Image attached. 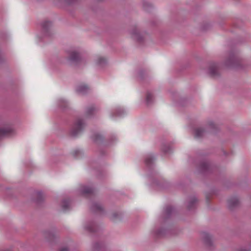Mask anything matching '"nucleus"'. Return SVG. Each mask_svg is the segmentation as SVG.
Listing matches in <instances>:
<instances>
[{"instance_id":"nucleus-1","label":"nucleus","mask_w":251,"mask_h":251,"mask_svg":"<svg viewBox=\"0 0 251 251\" xmlns=\"http://www.w3.org/2000/svg\"><path fill=\"white\" fill-rule=\"evenodd\" d=\"M215 127L214 123L210 121L207 123L204 127H197L194 130V135L195 137L199 138L203 136L206 131H211Z\"/></svg>"},{"instance_id":"nucleus-2","label":"nucleus","mask_w":251,"mask_h":251,"mask_svg":"<svg viewBox=\"0 0 251 251\" xmlns=\"http://www.w3.org/2000/svg\"><path fill=\"white\" fill-rule=\"evenodd\" d=\"M85 122L83 120H77L75 123L71 130V133L73 136H75L80 132L85 127Z\"/></svg>"},{"instance_id":"nucleus-3","label":"nucleus","mask_w":251,"mask_h":251,"mask_svg":"<svg viewBox=\"0 0 251 251\" xmlns=\"http://www.w3.org/2000/svg\"><path fill=\"white\" fill-rule=\"evenodd\" d=\"M131 38L138 42H141L145 38V34L136 28H133L130 32Z\"/></svg>"},{"instance_id":"nucleus-4","label":"nucleus","mask_w":251,"mask_h":251,"mask_svg":"<svg viewBox=\"0 0 251 251\" xmlns=\"http://www.w3.org/2000/svg\"><path fill=\"white\" fill-rule=\"evenodd\" d=\"M14 129L11 126H7L0 128V138L14 132Z\"/></svg>"},{"instance_id":"nucleus-5","label":"nucleus","mask_w":251,"mask_h":251,"mask_svg":"<svg viewBox=\"0 0 251 251\" xmlns=\"http://www.w3.org/2000/svg\"><path fill=\"white\" fill-rule=\"evenodd\" d=\"M219 66L218 65L217 63H213L210 64L209 67L208 72V73L214 76L217 75L218 74V71Z\"/></svg>"},{"instance_id":"nucleus-6","label":"nucleus","mask_w":251,"mask_h":251,"mask_svg":"<svg viewBox=\"0 0 251 251\" xmlns=\"http://www.w3.org/2000/svg\"><path fill=\"white\" fill-rule=\"evenodd\" d=\"M69 58L71 61H77L81 58V53L78 50H72L70 53Z\"/></svg>"},{"instance_id":"nucleus-7","label":"nucleus","mask_w":251,"mask_h":251,"mask_svg":"<svg viewBox=\"0 0 251 251\" xmlns=\"http://www.w3.org/2000/svg\"><path fill=\"white\" fill-rule=\"evenodd\" d=\"M96 64L100 67L104 66L107 63L106 59L101 56H98L95 60Z\"/></svg>"},{"instance_id":"nucleus-8","label":"nucleus","mask_w":251,"mask_h":251,"mask_svg":"<svg viewBox=\"0 0 251 251\" xmlns=\"http://www.w3.org/2000/svg\"><path fill=\"white\" fill-rule=\"evenodd\" d=\"M51 25V24L49 22H46L43 24V33L45 36L49 35V31Z\"/></svg>"},{"instance_id":"nucleus-9","label":"nucleus","mask_w":251,"mask_h":251,"mask_svg":"<svg viewBox=\"0 0 251 251\" xmlns=\"http://www.w3.org/2000/svg\"><path fill=\"white\" fill-rule=\"evenodd\" d=\"M238 61V59L236 56H232L229 57V58L226 60V63L227 65H230L237 63Z\"/></svg>"},{"instance_id":"nucleus-10","label":"nucleus","mask_w":251,"mask_h":251,"mask_svg":"<svg viewBox=\"0 0 251 251\" xmlns=\"http://www.w3.org/2000/svg\"><path fill=\"white\" fill-rule=\"evenodd\" d=\"M239 202L238 198L236 197L232 198L228 200V204L229 206L232 207L237 204Z\"/></svg>"},{"instance_id":"nucleus-11","label":"nucleus","mask_w":251,"mask_h":251,"mask_svg":"<svg viewBox=\"0 0 251 251\" xmlns=\"http://www.w3.org/2000/svg\"><path fill=\"white\" fill-rule=\"evenodd\" d=\"M153 100V96L152 94L148 93L146 95V101L148 103H151Z\"/></svg>"},{"instance_id":"nucleus-12","label":"nucleus","mask_w":251,"mask_h":251,"mask_svg":"<svg viewBox=\"0 0 251 251\" xmlns=\"http://www.w3.org/2000/svg\"><path fill=\"white\" fill-rule=\"evenodd\" d=\"M204 241L206 244L207 245H210L211 242V237L208 235H207L204 238Z\"/></svg>"},{"instance_id":"nucleus-13","label":"nucleus","mask_w":251,"mask_h":251,"mask_svg":"<svg viewBox=\"0 0 251 251\" xmlns=\"http://www.w3.org/2000/svg\"><path fill=\"white\" fill-rule=\"evenodd\" d=\"M68 205L69 202L68 201H64L62 203V206L64 209H65Z\"/></svg>"},{"instance_id":"nucleus-14","label":"nucleus","mask_w":251,"mask_h":251,"mask_svg":"<svg viewBox=\"0 0 251 251\" xmlns=\"http://www.w3.org/2000/svg\"><path fill=\"white\" fill-rule=\"evenodd\" d=\"M91 192V189L89 188H86L84 190V193H89Z\"/></svg>"},{"instance_id":"nucleus-15","label":"nucleus","mask_w":251,"mask_h":251,"mask_svg":"<svg viewBox=\"0 0 251 251\" xmlns=\"http://www.w3.org/2000/svg\"><path fill=\"white\" fill-rule=\"evenodd\" d=\"M83 88H84V89H86V87H85V86H83ZM78 91L79 92H83V89L81 88V87H79V88H78Z\"/></svg>"},{"instance_id":"nucleus-16","label":"nucleus","mask_w":251,"mask_h":251,"mask_svg":"<svg viewBox=\"0 0 251 251\" xmlns=\"http://www.w3.org/2000/svg\"><path fill=\"white\" fill-rule=\"evenodd\" d=\"M0 251H11L9 249H0Z\"/></svg>"},{"instance_id":"nucleus-17","label":"nucleus","mask_w":251,"mask_h":251,"mask_svg":"<svg viewBox=\"0 0 251 251\" xmlns=\"http://www.w3.org/2000/svg\"><path fill=\"white\" fill-rule=\"evenodd\" d=\"M60 251H68V250L66 248L62 249Z\"/></svg>"},{"instance_id":"nucleus-18","label":"nucleus","mask_w":251,"mask_h":251,"mask_svg":"<svg viewBox=\"0 0 251 251\" xmlns=\"http://www.w3.org/2000/svg\"><path fill=\"white\" fill-rule=\"evenodd\" d=\"M97 206L98 207V208L99 209H101V206L100 205H97Z\"/></svg>"},{"instance_id":"nucleus-19","label":"nucleus","mask_w":251,"mask_h":251,"mask_svg":"<svg viewBox=\"0 0 251 251\" xmlns=\"http://www.w3.org/2000/svg\"><path fill=\"white\" fill-rule=\"evenodd\" d=\"M239 251H248L246 249H242V250H240Z\"/></svg>"},{"instance_id":"nucleus-20","label":"nucleus","mask_w":251,"mask_h":251,"mask_svg":"<svg viewBox=\"0 0 251 251\" xmlns=\"http://www.w3.org/2000/svg\"><path fill=\"white\" fill-rule=\"evenodd\" d=\"M202 30H205V29H206V28H205L204 26H202Z\"/></svg>"}]
</instances>
